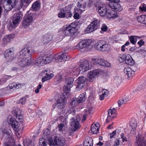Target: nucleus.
I'll use <instances>...</instances> for the list:
<instances>
[{"instance_id":"nucleus-1","label":"nucleus","mask_w":146,"mask_h":146,"mask_svg":"<svg viewBox=\"0 0 146 146\" xmlns=\"http://www.w3.org/2000/svg\"><path fill=\"white\" fill-rule=\"evenodd\" d=\"M95 48L98 50L105 52L108 51L109 49V44L104 40H100L95 45Z\"/></svg>"},{"instance_id":"nucleus-2","label":"nucleus","mask_w":146,"mask_h":146,"mask_svg":"<svg viewBox=\"0 0 146 146\" xmlns=\"http://www.w3.org/2000/svg\"><path fill=\"white\" fill-rule=\"evenodd\" d=\"M50 146H63L66 144V141L63 138H55L52 139L51 138L48 139Z\"/></svg>"},{"instance_id":"nucleus-3","label":"nucleus","mask_w":146,"mask_h":146,"mask_svg":"<svg viewBox=\"0 0 146 146\" xmlns=\"http://www.w3.org/2000/svg\"><path fill=\"white\" fill-rule=\"evenodd\" d=\"M76 25L75 23H72L70 25L64 28V33L67 36H71L76 32Z\"/></svg>"},{"instance_id":"nucleus-4","label":"nucleus","mask_w":146,"mask_h":146,"mask_svg":"<svg viewBox=\"0 0 146 146\" xmlns=\"http://www.w3.org/2000/svg\"><path fill=\"white\" fill-rule=\"evenodd\" d=\"M21 18L20 13H15L13 16L12 23L8 25V27L10 31H13L15 29L20 21Z\"/></svg>"},{"instance_id":"nucleus-5","label":"nucleus","mask_w":146,"mask_h":146,"mask_svg":"<svg viewBox=\"0 0 146 146\" xmlns=\"http://www.w3.org/2000/svg\"><path fill=\"white\" fill-rule=\"evenodd\" d=\"M99 25V22L98 20H94L87 27L84 32L86 33H90L98 28Z\"/></svg>"},{"instance_id":"nucleus-6","label":"nucleus","mask_w":146,"mask_h":146,"mask_svg":"<svg viewBox=\"0 0 146 146\" xmlns=\"http://www.w3.org/2000/svg\"><path fill=\"white\" fill-rule=\"evenodd\" d=\"M72 13L70 11V8L69 7H66L64 9L60 10V11L58 14L59 18H68L71 17Z\"/></svg>"},{"instance_id":"nucleus-7","label":"nucleus","mask_w":146,"mask_h":146,"mask_svg":"<svg viewBox=\"0 0 146 146\" xmlns=\"http://www.w3.org/2000/svg\"><path fill=\"white\" fill-rule=\"evenodd\" d=\"M110 1L109 6L112 9L116 11H120L122 10V7L118 3L120 0H108Z\"/></svg>"},{"instance_id":"nucleus-8","label":"nucleus","mask_w":146,"mask_h":146,"mask_svg":"<svg viewBox=\"0 0 146 146\" xmlns=\"http://www.w3.org/2000/svg\"><path fill=\"white\" fill-rule=\"evenodd\" d=\"M70 58V56L67 53H64L61 54H56L54 56V59L57 62H61L63 61L67 60Z\"/></svg>"},{"instance_id":"nucleus-9","label":"nucleus","mask_w":146,"mask_h":146,"mask_svg":"<svg viewBox=\"0 0 146 146\" xmlns=\"http://www.w3.org/2000/svg\"><path fill=\"white\" fill-rule=\"evenodd\" d=\"M14 49L11 48L7 49L5 52L4 57L9 61H11L14 58Z\"/></svg>"},{"instance_id":"nucleus-10","label":"nucleus","mask_w":146,"mask_h":146,"mask_svg":"<svg viewBox=\"0 0 146 146\" xmlns=\"http://www.w3.org/2000/svg\"><path fill=\"white\" fill-rule=\"evenodd\" d=\"M32 49L30 47L25 48L22 49L20 52L19 58H22L24 57H27V56H29L32 54Z\"/></svg>"},{"instance_id":"nucleus-11","label":"nucleus","mask_w":146,"mask_h":146,"mask_svg":"<svg viewBox=\"0 0 146 146\" xmlns=\"http://www.w3.org/2000/svg\"><path fill=\"white\" fill-rule=\"evenodd\" d=\"M86 80V78L84 76L80 77L77 79V84L76 88L77 90H80L84 87Z\"/></svg>"},{"instance_id":"nucleus-12","label":"nucleus","mask_w":146,"mask_h":146,"mask_svg":"<svg viewBox=\"0 0 146 146\" xmlns=\"http://www.w3.org/2000/svg\"><path fill=\"white\" fill-rule=\"evenodd\" d=\"M92 62L106 67H109L110 65V64L109 62L103 59H96L93 58L92 59Z\"/></svg>"},{"instance_id":"nucleus-13","label":"nucleus","mask_w":146,"mask_h":146,"mask_svg":"<svg viewBox=\"0 0 146 146\" xmlns=\"http://www.w3.org/2000/svg\"><path fill=\"white\" fill-rule=\"evenodd\" d=\"M33 13H30L25 17L22 25L25 28L28 26L32 22Z\"/></svg>"},{"instance_id":"nucleus-14","label":"nucleus","mask_w":146,"mask_h":146,"mask_svg":"<svg viewBox=\"0 0 146 146\" xmlns=\"http://www.w3.org/2000/svg\"><path fill=\"white\" fill-rule=\"evenodd\" d=\"M20 59L18 64L21 66H26L29 65L31 63V58L30 57H24Z\"/></svg>"},{"instance_id":"nucleus-15","label":"nucleus","mask_w":146,"mask_h":146,"mask_svg":"<svg viewBox=\"0 0 146 146\" xmlns=\"http://www.w3.org/2000/svg\"><path fill=\"white\" fill-rule=\"evenodd\" d=\"M77 119H72L70 128L72 131L75 132L80 128L79 122Z\"/></svg>"},{"instance_id":"nucleus-16","label":"nucleus","mask_w":146,"mask_h":146,"mask_svg":"<svg viewBox=\"0 0 146 146\" xmlns=\"http://www.w3.org/2000/svg\"><path fill=\"white\" fill-rule=\"evenodd\" d=\"M89 65L88 61L86 60H84L80 64L79 67L80 72L82 73L89 70Z\"/></svg>"},{"instance_id":"nucleus-17","label":"nucleus","mask_w":146,"mask_h":146,"mask_svg":"<svg viewBox=\"0 0 146 146\" xmlns=\"http://www.w3.org/2000/svg\"><path fill=\"white\" fill-rule=\"evenodd\" d=\"M17 1L16 0H11L7 1V3L3 6L4 9L7 11H10L16 5Z\"/></svg>"},{"instance_id":"nucleus-18","label":"nucleus","mask_w":146,"mask_h":146,"mask_svg":"<svg viewBox=\"0 0 146 146\" xmlns=\"http://www.w3.org/2000/svg\"><path fill=\"white\" fill-rule=\"evenodd\" d=\"M21 113V111L20 109L17 107H14L12 111V114L15 117L13 118L22 119L23 117Z\"/></svg>"},{"instance_id":"nucleus-19","label":"nucleus","mask_w":146,"mask_h":146,"mask_svg":"<svg viewBox=\"0 0 146 146\" xmlns=\"http://www.w3.org/2000/svg\"><path fill=\"white\" fill-rule=\"evenodd\" d=\"M136 70L132 69L130 68L127 67L124 68V72L127 76L128 79H130L134 75Z\"/></svg>"},{"instance_id":"nucleus-20","label":"nucleus","mask_w":146,"mask_h":146,"mask_svg":"<svg viewBox=\"0 0 146 146\" xmlns=\"http://www.w3.org/2000/svg\"><path fill=\"white\" fill-rule=\"evenodd\" d=\"M10 122L13 129L16 132H19L21 129L20 123L18 122L16 119H10Z\"/></svg>"},{"instance_id":"nucleus-21","label":"nucleus","mask_w":146,"mask_h":146,"mask_svg":"<svg viewBox=\"0 0 146 146\" xmlns=\"http://www.w3.org/2000/svg\"><path fill=\"white\" fill-rule=\"evenodd\" d=\"M65 97L63 96L62 97L59 98L56 104V107L58 109H62L64 108L65 104Z\"/></svg>"},{"instance_id":"nucleus-22","label":"nucleus","mask_w":146,"mask_h":146,"mask_svg":"<svg viewBox=\"0 0 146 146\" xmlns=\"http://www.w3.org/2000/svg\"><path fill=\"white\" fill-rule=\"evenodd\" d=\"M14 37V35H8L5 36L2 39V44L4 46L7 45L10 42L11 40Z\"/></svg>"},{"instance_id":"nucleus-23","label":"nucleus","mask_w":146,"mask_h":146,"mask_svg":"<svg viewBox=\"0 0 146 146\" xmlns=\"http://www.w3.org/2000/svg\"><path fill=\"white\" fill-rule=\"evenodd\" d=\"M116 110L115 108L109 109L108 111V116L107 117V119L109 118H119V116L117 115V113H116Z\"/></svg>"},{"instance_id":"nucleus-24","label":"nucleus","mask_w":146,"mask_h":146,"mask_svg":"<svg viewBox=\"0 0 146 146\" xmlns=\"http://www.w3.org/2000/svg\"><path fill=\"white\" fill-rule=\"evenodd\" d=\"M100 127V125L98 123H94L91 127V131L94 134H97L99 131Z\"/></svg>"},{"instance_id":"nucleus-25","label":"nucleus","mask_w":146,"mask_h":146,"mask_svg":"<svg viewBox=\"0 0 146 146\" xmlns=\"http://www.w3.org/2000/svg\"><path fill=\"white\" fill-rule=\"evenodd\" d=\"M98 12L100 15L102 16H105L106 15L108 10L106 6L100 5L98 8Z\"/></svg>"},{"instance_id":"nucleus-26","label":"nucleus","mask_w":146,"mask_h":146,"mask_svg":"<svg viewBox=\"0 0 146 146\" xmlns=\"http://www.w3.org/2000/svg\"><path fill=\"white\" fill-rule=\"evenodd\" d=\"M52 39V36L48 34L42 35L41 40L42 42L44 44L48 43Z\"/></svg>"},{"instance_id":"nucleus-27","label":"nucleus","mask_w":146,"mask_h":146,"mask_svg":"<svg viewBox=\"0 0 146 146\" xmlns=\"http://www.w3.org/2000/svg\"><path fill=\"white\" fill-rule=\"evenodd\" d=\"M22 86L23 85L21 84L13 82L9 85L8 88L10 89H13L15 90L22 87Z\"/></svg>"},{"instance_id":"nucleus-28","label":"nucleus","mask_w":146,"mask_h":146,"mask_svg":"<svg viewBox=\"0 0 146 146\" xmlns=\"http://www.w3.org/2000/svg\"><path fill=\"white\" fill-rule=\"evenodd\" d=\"M106 15L108 18H115L117 16V13L113 10H108Z\"/></svg>"},{"instance_id":"nucleus-29","label":"nucleus","mask_w":146,"mask_h":146,"mask_svg":"<svg viewBox=\"0 0 146 146\" xmlns=\"http://www.w3.org/2000/svg\"><path fill=\"white\" fill-rule=\"evenodd\" d=\"M99 70H95L90 72L88 75V77L92 79L99 74Z\"/></svg>"},{"instance_id":"nucleus-30","label":"nucleus","mask_w":146,"mask_h":146,"mask_svg":"<svg viewBox=\"0 0 146 146\" xmlns=\"http://www.w3.org/2000/svg\"><path fill=\"white\" fill-rule=\"evenodd\" d=\"M126 63L129 65H133L134 64V61L129 54L127 55V57L125 61Z\"/></svg>"},{"instance_id":"nucleus-31","label":"nucleus","mask_w":146,"mask_h":146,"mask_svg":"<svg viewBox=\"0 0 146 146\" xmlns=\"http://www.w3.org/2000/svg\"><path fill=\"white\" fill-rule=\"evenodd\" d=\"M35 64L37 65L42 66L45 64L44 58L42 57H39L36 60Z\"/></svg>"},{"instance_id":"nucleus-32","label":"nucleus","mask_w":146,"mask_h":146,"mask_svg":"<svg viewBox=\"0 0 146 146\" xmlns=\"http://www.w3.org/2000/svg\"><path fill=\"white\" fill-rule=\"evenodd\" d=\"M20 6L21 7L25 8L27 7L30 3V0H20Z\"/></svg>"},{"instance_id":"nucleus-33","label":"nucleus","mask_w":146,"mask_h":146,"mask_svg":"<svg viewBox=\"0 0 146 146\" xmlns=\"http://www.w3.org/2000/svg\"><path fill=\"white\" fill-rule=\"evenodd\" d=\"M129 100V98L128 97H125L121 99L118 102L119 106L121 107L122 104H125Z\"/></svg>"},{"instance_id":"nucleus-34","label":"nucleus","mask_w":146,"mask_h":146,"mask_svg":"<svg viewBox=\"0 0 146 146\" xmlns=\"http://www.w3.org/2000/svg\"><path fill=\"white\" fill-rule=\"evenodd\" d=\"M93 140L90 137H88L85 140L84 142V146H92L93 145Z\"/></svg>"},{"instance_id":"nucleus-35","label":"nucleus","mask_w":146,"mask_h":146,"mask_svg":"<svg viewBox=\"0 0 146 146\" xmlns=\"http://www.w3.org/2000/svg\"><path fill=\"white\" fill-rule=\"evenodd\" d=\"M45 62V64L50 63L54 58L52 55H49V56H46L45 57H43Z\"/></svg>"},{"instance_id":"nucleus-36","label":"nucleus","mask_w":146,"mask_h":146,"mask_svg":"<svg viewBox=\"0 0 146 146\" xmlns=\"http://www.w3.org/2000/svg\"><path fill=\"white\" fill-rule=\"evenodd\" d=\"M32 8L34 11H37L40 8V3L38 1H36L32 5Z\"/></svg>"},{"instance_id":"nucleus-37","label":"nucleus","mask_w":146,"mask_h":146,"mask_svg":"<svg viewBox=\"0 0 146 146\" xmlns=\"http://www.w3.org/2000/svg\"><path fill=\"white\" fill-rule=\"evenodd\" d=\"M72 86L66 84L63 87L64 93L68 95L70 91V88Z\"/></svg>"},{"instance_id":"nucleus-38","label":"nucleus","mask_w":146,"mask_h":146,"mask_svg":"<svg viewBox=\"0 0 146 146\" xmlns=\"http://www.w3.org/2000/svg\"><path fill=\"white\" fill-rule=\"evenodd\" d=\"M146 18V15H141L138 17L137 18L138 21L142 23L145 24Z\"/></svg>"},{"instance_id":"nucleus-39","label":"nucleus","mask_w":146,"mask_h":146,"mask_svg":"<svg viewBox=\"0 0 146 146\" xmlns=\"http://www.w3.org/2000/svg\"><path fill=\"white\" fill-rule=\"evenodd\" d=\"M76 48L78 49H81L86 48L83 40L81 41L76 46Z\"/></svg>"},{"instance_id":"nucleus-40","label":"nucleus","mask_w":146,"mask_h":146,"mask_svg":"<svg viewBox=\"0 0 146 146\" xmlns=\"http://www.w3.org/2000/svg\"><path fill=\"white\" fill-rule=\"evenodd\" d=\"M74 81V79L71 77L66 78L65 80V82L66 84L71 86H73V83Z\"/></svg>"},{"instance_id":"nucleus-41","label":"nucleus","mask_w":146,"mask_h":146,"mask_svg":"<svg viewBox=\"0 0 146 146\" xmlns=\"http://www.w3.org/2000/svg\"><path fill=\"white\" fill-rule=\"evenodd\" d=\"M54 76V74L52 73H51L49 75H46L44 76L42 79V82H44L45 81L49 80L51 79Z\"/></svg>"},{"instance_id":"nucleus-42","label":"nucleus","mask_w":146,"mask_h":146,"mask_svg":"<svg viewBox=\"0 0 146 146\" xmlns=\"http://www.w3.org/2000/svg\"><path fill=\"white\" fill-rule=\"evenodd\" d=\"M85 94L82 93L79 96L77 103H80L84 102L85 100Z\"/></svg>"},{"instance_id":"nucleus-43","label":"nucleus","mask_w":146,"mask_h":146,"mask_svg":"<svg viewBox=\"0 0 146 146\" xmlns=\"http://www.w3.org/2000/svg\"><path fill=\"white\" fill-rule=\"evenodd\" d=\"M127 57V55L124 54H120L118 60L120 62L122 63L124 61H125Z\"/></svg>"},{"instance_id":"nucleus-44","label":"nucleus","mask_w":146,"mask_h":146,"mask_svg":"<svg viewBox=\"0 0 146 146\" xmlns=\"http://www.w3.org/2000/svg\"><path fill=\"white\" fill-rule=\"evenodd\" d=\"M86 48L89 47L90 46L92 43V40L89 39H86L83 40Z\"/></svg>"},{"instance_id":"nucleus-45","label":"nucleus","mask_w":146,"mask_h":146,"mask_svg":"<svg viewBox=\"0 0 146 146\" xmlns=\"http://www.w3.org/2000/svg\"><path fill=\"white\" fill-rule=\"evenodd\" d=\"M138 37L135 36H131L129 39L131 43L133 44H135L136 42V38Z\"/></svg>"},{"instance_id":"nucleus-46","label":"nucleus","mask_w":146,"mask_h":146,"mask_svg":"<svg viewBox=\"0 0 146 146\" xmlns=\"http://www.w3.org/2000/svg\"><path fill=\"white\" fill-rule=\"evenodd\" d=\"M3 135L4 137L6 139L10 138L11 137V133H9L8 131H5L3 133Z\"/></svg>"},{"instance_id":"nucleus-47","label":"nucleus","mask_w":146,"mask_h":146,"mask_svg":"<svg viewBox=\"0 0 146 146\" xmlns=\"http://www.w3.org/2000/svg\"><path fill=\"white\" fill-rule=\"evenodd\" d=\"M144 140H140L139 139L136 142V146H143V145Z\"/></svg>"},{"instance_id":"nucleus-48","label":"nucleus","mask_w":146,"mask_h":146,"mask_svg":"<svg viewBox=\"0 0 146 146\" xmlns=\"http://www.w3.org/2000/svg\"><path fill=\"white\" fill-rule=\"evenodd\" d=\"M26 100L27 99L25 97H23L19 100L18 103L19 104H24L26 102Z\"/></svg>"},{"instance_id":"nucleus-49","label":"nucleus","mask_w":146,"mask_h":146,"mask_svg":"<svg viewBox=\"0 0 146 146\" xmlns=\"http://www.w3.org/2000/svg\"><path fill=\"white\" fill-rule=\"evenodd\" d=\"M120 137L121 139H122V141L123 142H124L125 141H127V139L125 136H124V134L123 133H121V135Z\"/></svg>"},{"instance_id":"nucleus-50","label":"nucleus","mask_w":146,"mask_h":146,"mask_svg":"<svg viewBox=\"0 0 146 146\" xmlns=\"http://www.w3.org/2000/svg\"><path fill=\"white\" fill-rule=\"evenodd\" d=\"M120 141L119 139H116L113 144V146H118L119 145Z\"/></svg>"},{"instance_id":"nucleus-51","label":"nucleus","mask_w":146,"mask_h":146,"mask_svg":"<svg viewBox=\"0 0 146 146\" xmlns=\"http://www.w3.org/2000/svg\"><path fill=\"white\" fill-rule=\"evenodd\" d=\"M130 44V42L129 41H127L124 45L121 46V50L122 51L124 52L125 51V49L124 48L126 46L129 45Z\"/></svg>"},{"instance_id":"nucleus-52","label":"nucleus","mask_w":146,"mask_h":146,"mask_svg":"<svg viewBox=\"0 0 146 146\" xmlns=\"http://www.w3.org/2000/svg\"><path fill=\"white\" fill-rule=\"evenodd\" d=\"M107 29V27L105 24L102 25V27H101V30L102 31L105 32L106 31Z\"/></svg>"},{"instance_id":"nucleus-53","label":"nucleus","mask_w":146,"mask_h":146,"mask_svg":"<svg viewBox=\"0 0 146 146\" xmlns=\"http://www.w3.org/2000/svg\"><path fill=\"white\" fill-rule=\"evenodd\" d=\"M78 101V99H74L72 101L71 104L72 105H73L74 106H76L77 104L79 103H77Z\"/></svg>"},{"instance_id":"nucleus-54","label":"nucleus","mask_w":146,"mask_h":146,"mask_svg":"<svg viewBox=\"0 0 146 146\" xmlns=\"http://www.w3.org/2000/svg\"><path fill=\"white\" fill-rule=\"evenodd\" d=\"M32 143V142L31 140H28V141H26L25 143V146H30V145Z\"/></svg>"},{"instance_id":"nucleus-55","label":"nucleus","mask_w":146,"mask_h":146,"mask_svg":"<svg viewBox=\"0 0 146 146\" xmlns=\"http://www.w3.org/2000/svg\"><path fill=\"white\" fill-rule=\"evenodd\" d=\"M75 111V110H74L73 111V112H72L71 113L69 114L68 115V117H67V118L71 117V118H72V119H74V117H72L71 116L74 114V112Z\"/></svg>"},{"instance_id":"nucleus-56","label":"nucleus","mask_w":146,"mask_h":146,"mask_svg":"<svg viewBox=\"0 0 146 146\" xmlns=\"http://www.w3.org/2000/svg\"><path fill=\"white\" fill-rule=\"evenodd\" d=\"M73 17L75 19H79V15L77 13L75 12Z\"/></svg>"},{"instance_id":"nucleus-57","label":"nucleus","mask_w":146,"mask_h":146,"mask_svg":"<svg viewBox=\"0 0 146 146\" xmlns=\"http://www.w3.org/2000/svg\"><path fill=\"white\" fill-rule=\"evenodd\" d=\"M64 125L63 124L61 123L58 125V127L59 130L60 131H62L63 127L64 126Z\"/></svg>"},{"instance_id":"nucleus-58","label":"nucleus","mask_w":146,"mask_h":146,"mask_svg":"<svg viewBox=\"0 0 146 146\" xmlns=\"http://www.w3.org/2000/svg\"><path fill=\"white\" fill-rule=\"evenodd\" d=\"M139 9L142 11H146V7L144 6V5H143L142 6H140L139 7Z\"/></svg>"},{"instance_id":"nucleus-59","label":"nucleus","mask_w":146,"mask_h":146,"mask_svg":"<svg viewBox=\"0 0 146 146\" xmlns=\"http://www.w3.org/2000/svg\"><path fill=\"white\" fill-rule=\"evenodd\" d=\"M48 129H46L44 130V132L43 133V135H44V136H46L47 137L48 136V135L49 134V133H46V132H48Z\"/></svg>"},{"instance_id":"nucleus-60","label":"nucleus","mask_w":146,"mask_h":146,"mask_svg":"<svg viewBox=\"0 0 146 146\" xmlns=\"http://www.w3.org/2000/svg\"><path fill=\"white\" fill-rule=\"evenodd\" d=\"M116 131L115 130L113 131L112 133L110 134V137L111 138L113 137L115 135L116 133Z\"/></svg>"},{"instance_id":"nucleus-61","label":"nucleus","mask_w":146,"mask_h":146,"mask_svg":"<svg viewBox=\"0 0 146 146\" xmlns=\"http://www.w3.org/2000/svg\"><path fill=\"white\" fill-rule=\"evenodd\" d=\"M138 44L140 46H141L143 45L144 44V42L142 40H141L140 41H139L138 43Z\"/></svg>"},{"instance_id":"nucleus-62","label":"nucleus","mask_w":146,"mask_h":146,"mask_svg":"<svg viewBox=\"0 0 146 146\" xmlns=\"http://www.w3.org/2000/svg\"><path fill=\"white\" fill-rule=\"evenodd\" d=\"M34 101L33 100H30L29 101V106H31L33 105H34Z\"/></svg>"},{"instance_id":"nucleus-63","label":"nucleus","mask_w":146,"mask_h":146,"mask_svg":"<svg viewBox=\"0 0 146 146\" xmlns=\"http://www.w3.org/2000/svg\"><path fill=\"white\" fill-rule=\"evenodd\" d=\"M102 92H103L102 94H103L104 96L106 95L108 93V91L105 90H103Z\"/></svg>"},{"instance_id":"nucleus-64","label":"nucleus","mask_w":146,"mask_h":146,"mask_svg":"<svg viewBox=\"0 0 146 146\" xmlns=\"http://www.w3.org/2000/svg\"><path fill=\"white\" fill-rule=\"evenodd\" d=\"M41 146H42V145L43 146H46V142L45 141V140H44L43 141H42V143H41V144H40Z\"/></svg>"}]
</instances>
